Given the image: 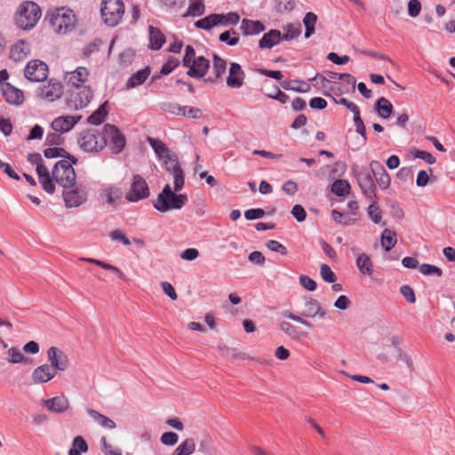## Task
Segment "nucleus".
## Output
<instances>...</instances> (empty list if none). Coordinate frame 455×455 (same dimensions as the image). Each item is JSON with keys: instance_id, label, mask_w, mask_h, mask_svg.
<instances>
[{"instance_id": "obj_16", "label": "nucleus", "mask_w": 455, "mask_h": 455, "mask_svg": "<svg viewBox=\"0 0 455 455\" xmlns=\"http://www.w3.org/2000/svg\"><path fill=\"white\" fill-rule=\"evenodd\" d=\"M369 167L371 169L374 180L378 183L379 188L382 190L388 188L391 180L384 166L379 161L372 160Z\"/></svg>"}, {"instance_id": "obj_9", "label": "nucleus", "mask_w": 455, "mask_h": 455, "mask_svg": "<svg viewBox=\"0 0 455 455\" xmlns=\"http://www.w3.org/2000/svg\"><path fill=\"white\" fill-rule=\"evenodd\" d=\"M63 200L67 208L79 207L87 201V191L82 185H74L69 188H64Z\"/></svg>"}, {"instance_id": "obj_31", "label": "nucleus", "mask_w": 455, "mask_h": 455, "mask_svg": "<svg viewBox=\"0 0 455 455\" xmlns=\"http://www.w3.org/2000/svg\"><path fill=\"white\" fill-rule=\"evenodd\" d=\"M375 110L384 119H387L393 111V105L385 97L379 98L375 104Z\"/></svg>"}, {"instance_id": "obj_2", "label": "nucleus", "mask_w": 455, "mask_h": 455, "mask_svg": "<svg viewBox=\"0 0 455 455\" xmlns=\"http://www.w3.org/2000/svg\"><path fill=\"white\" fill-rule=\"evenodd\" d=\"M77 159L74 156L68 157V160L63 159L57 162L52 170L54 180L63 188H69L76 184V174L73 168Z\"/></svg>"}, {"instance_id": "obj_12", "label": "nucleus", "mask_w": 455, "mask_h": 455, "mask_svg": "<svg viewBox=\"0 0 455 455\" xmlns=\"http://www.w3.org/2000/svg\"><path fill=\"white\" fill-rule=\"evenodd\" d=\"M24 75L31 82H42L48 76V67L44 61L34 60L28 63Z\"/></svg>"}, {"instance_id": "obj_7", "label": "nucleus", "mask_w": 455, "mask_h": 455, "mask_svg": "<svg viewBox=\"0 0 455 455\" xmlns=\"http://www.w3.org/2000/svg\"><path fill=\"white\" fill-rule=\"evenodd\" d=\"M100 12L104 22L115 27L120 22L124 13V4L122 0H104Z\"/></svg>"}, {"instance_id": "obj_41", "label": "nucleus", "mask_w": 455, "mask_h": 455, "mask_svg": "<svg viewBox=\"0 0 455 455\" xmlns=\"http://www.w3.org/2000/svg\"><path fill=\"white\" fill-rule=\"evenodd\" d=\"M317 21V16L314 12H307L303 18V24L306 27L305 37L309 38L315 33V26Z\"/></svg>"}, {"instance_id": "obj_13", "label": "nucleus", "mask_w": 455, "mask_h": 455, "mask_svg": "<svg viewBox=\"0 0 455 455\" xmlns=\"http://www.w3.org/2000/svg\"><path fill=\"white\" fill-rule=\"evenodd\" d=\"M47 358L50 366L57 371H64L68 368L69 361L67 355L56 347H51L47 351Z\"/></svg>"}, {"instance_id": "obj_19", "label": "nucleus", "mask_w": 455, "mask_h": 455, "mask_svg": "<svg viewBox=\"0 0 455 455\" xmlns=\"http://www.w3.org/2000/svg\"><path fill=\"white\" fill-rule=\"evenodd\" d=\"M82 118L79 116H59L52 122V128L60 133L69 132Z\"/></svg>"}, {"instance_id": "obj_56", "label": "nucleus", "mask_w": 455, "mask_h": 455, "mask_svg": "<svg viewBox=\"0 0 455 455\" xmlns=\"http://www.w3.org/2000/svg\"><path fill=\"white\" fill-rule=\"evenodd\" d=\"M163 109L165 112H168L170 114L175 115V116H181L185 115V106H180L177 103H164Z\"/></svg>"}, {"instance_id": "obj_5", "label": "nucleus", "mask_w": 455, "mask_h": 455, "mask_svg": "<svg viewBox=\"0 0 455 455\" xmlns=\"http://www.w3.org/2000/svg\"><path fill=\"white\" fill-rule=\"evenodd\" d=\"M76 16L70 9H56L50 17V23L54 32L65 35L75 28Z\"/></svg>"}, {"instance_id": "obj_24", "label": "nucleus", "mask_w": 455, "mask_h": 455, "mask_svg": "<svg viewBox=\"0 0 455 455\" xmlns=\"http://www.w3.org/2000/svg\"><path fill=\"white\" fill-rule=\"evenodd\" d=\"M282 40V34L279 30L271 29L263 35L259 42V47L261 49H271Z\"/></svg>"}, {"instance_id": "obj_21", "label": "nucleus", "mask_w": 455, "mask_h": 455, "mask_svg": "<svg viewBox=\"0 0 455 455\" xmlns=\"http://www.w3.org/2000/svg\"><path fill=\"white\" fill-rule=\"evenodd\" d=\"M1 91L9 104L20 105L24 100L23 92L8 83L1 85Z\"/></svg>"}, {"instance_id": "obj_46", "label": "nucleus", "mask_w": 455, "mask_h": 455, "mask_svg": "<svg viewBox=\"0 0 455 455\" xmlns=\"http://www.w3.org/2000/svg\"><path fill=\"white\" fill-rule=\"evenodd\" d=\"M279 328L283 332H284L288 337H290L292 339H299L300 338V334L296 329V327L293 326L289 322H281L279 323Z\"/></svg>"}, {"instance_id": "obj_52", "label": "nucleus", "mask_w": 455, "mask_h": 455, "mask_svg": "<svg viewBox=\"0 0 455 455\" xmlns=\"http://www.w3.org/2000/svg\"><path fill=\"white\" fill-rule=\"evenodd\" d=\"M236 31L234 29L225 31L220 35V42H226L228 45L234 46L236 45L239 43V37L233 36L231 37V35H236Z\"/></svg>"}, {"instance_id": "obj_38", "label": "nucleus", "mask_w": 455, "mask_h": 455, "mask_svg": "<svg viewBox=\"0 0 455 455\" xmlns=\"http://www.w3.org/2000/svg\"><path fill=\"white\" fill-rule=\"evenodd\" d=\"M368 201L370 202L367 209L368 216L375 224H379L382 220V214L378 205V197L375 196V198L368 199Z\"/></svg>"}, {"instance_id": "obj_64", "label": "nucleus", "mask_w": 455, "mask_h": 455, "mask_svg": "<svg viewBox=\"0 0 455 455\" xmlns=\"http://www.w3.org/2000/svg\"><path fill=\"white\" fill-rule=\"evenodd\" d=\"M421 11V4L419 0H410L408 3V14L415 18L419 16Z\"/></svg>"}, {"instance_id": "obj_4", "label": "nucleus", "mask_w": 455, "mask_h": 455, "mask_svg": "<svg viewBox=\"0 0 455 455\" xmlns=\"http://www.w3.org/2000/svg\"><path fill=\"white\" fill-rule=\"evenodd\" d=\"M79 148L87 153H98L106 148V141L102 132L97 129L82 131L77 137Z\"/></svg>"}, {"instance_id": "obj_63", "label": "nucleus", "mask_w": 455, "mask_h": 455, "mask_svg": "<svg viewBox=\"0 0 455 455\" xmlns=\"http://www.w3.org/2000/svg\"><path fill=\"white\" fill-rule=\"evenodd\" d=\"M400 292L408 302L415 303L416 296L413 289L411 286L407 284L402 285L400 288Z\"/></svg>"}, {"instance_id": "obj_27", "label": "nucleus", "mask_w": 455, "mask_h": 455, "mask_svg": "<svg viewBox=\"0 0 455 455\" xmlns=\"http://www.w3.org/2000/svg\"><path fill=\"white\" fill-rule=\"evenodd\" d=\"M355 265L362 275L370 276L374 272L373 263L366 253H359L357 255Z\"/></svg>"}, {"instance_id": "obj_51", "label": "nucleus", "mask_w": 455, "mask_h": 455, "mask_svg": "<svg viewBox=\"0 0 455 455\" xmlns=\"http://www.w3.org/2000/svg\"><path fill=\"white\" fill-rule=\"evenodd\" d=\"M320 275L323 280L326 283H333L337 279L336 275L327 264L321 265Z\"/></svg>"}, {"instance_id": "obj_32", "label": "nucleus", "mask_w": 455, "mask_h": 455, "mask_svg": "<svg viewBox=\"0 0 455 455\" xmlns=\"http://www.w3.org/2000/svg\"><path fill=\"white\" fill-rule=\"evenodd\" d=\"M390 342L394 347L397 359L405 363L410 369H413V362L411 356L405 354L400 347L401 339L398 337H393Z\"/></svg>"}, {"instance_id": "obj_36", "label": "nucleus", "mask_w": 455, "mask_h": 455, "mask_svg": "<svg viewBox=\"0 0 455 455\" xmlns=\"http://www.w3.org/2000/svg\"><path fill=\"white\" fill-rule=\"evenodd\" d=\"M121 196V189L116 187L106 188L100 193V196L110 205L115 204Z\"/></svg>"}, {"instance_id": "obj_34", "label": "nucleus", "mask_w": 455, "mask_h": 455, "mask_svg": "<svg viewBox=\"0 0 455 455\" xmlns=\"http://www.w3.org/2000/svg\"><path fill=\"white\" fill-rule=\"evenodd\" d=\"M196 451L195 440L191 437L181 442L172 452V455H191Z\"/></svg>"}, {"instance_id": "obj_10", "label": "nucleus", "mask_w": 455, "mask_h": 455, "mask_svg": "<svg viewBox=\"0 0 455 455\" xmlns=\"http://www.w3.org/2000/svg\"><path fill=\"white\" fill-rule=\"evenodd\" d=\"M356 180L358 185L362 190L363 195L367 199H373L376 195V185L374 180V176L372 174L371 169L369 168H362L356 174Z\"/></svg>"}, {"instance_id": "obj_47", "label": "nucleus", "mask_w": 455, "mask_h": 455, "mask_svg": "<svg viewBox=\"0 0 455 455\" xmlns=\"http://www.w3.org/2000/svg\"><path fill=\"white\" fill-rule=\"evenodd\" d=\"M163 160L165 164V169L169 173L174 174V173L179 172V171H182L175 154H173L171 156H169L168 158L163 159Z\"/></svg>"}, {"instance_id": "obj_23", "label": "nucleus", "mask_w": 455, "mask_h": 455, "mask_svg": "<svg viewBox=\"0 0 455 455\" xmlns=\"http://www.w3.org/2000/svg\"><path fill=\"white\" fill-rule=\"evenodd\" d=\"M301 315L308 318L320 317L324 318L326 312L322 308L318 300L310 298L304 304V308L301 311Z\"/></svg>"}, {"instance_id": "obj_6", "label": "nucleus", "mask_w": 455, "mask_h": 455, "mask_svg": "<svg viewBox=\"0 0 455 455\" xmlns=\"http://www.w3.org/2000/svg\"><path fill=\"white\" fill-rule=\"evenodd\" d=\"M102 136L106 141V147L112 154L121 153L126 145L125 136L114 124H107L102 128Z\"/></svg>"}, {"instance_id": "obj_25", "label": "nucleus", "mask_w": 455, "mask_h": 455, "mask_svg": "<svg viewBox=\"0 0 455 455\" xmlns=\"http://www.w3.org/2000/svg\"><path fill=\"white\" fill-rule=\"evenodd\" d=\"M244 36L258 35L265 30V26L259 20L243 19L240 26Z\"/></svg>"}, {"instance_id": "obj_8", "label": "nucleus", "mask_w": 455, "mask_h": 455, "mask_svg": "<svg viewBox=\"0 0 455 455\" xmlns=\"http://www.w3.org/2000/svg\"><path fill=\"white\" fill-rule=\"evenodd\" d=\"M92 99V91L89 86L68 89L67 105L69 108L81 109L85 108Z\"/></svg>"}, {"instance_id": "obj_62", "label": "nucleus", "mask_w": 455, "mask_h": 455, "mask_svg": "<svg viewBox=\"0 0 455 455\" xmlns=\"http://www.w3.org/2000/svg\"><path fill=\"white\" fill-rule=\"evenodd\" d=\"M196 58L195 49L191 45H188L182 60L183 66L188 68L193 64V61L196 60Z\"/></svg>"}, {"instance_id": "obj_33", "label": "nucleus", "mask_w": 455, "mask_h": 455, "mask_svg": "<svg viewBox=\"0 0 455 455\" xmlns=\"http://www.w3.org/2000/svg\"><path fill=\"white\" fill-rule=\"evenodd\" d=\"M149 75L150 68L148 67L137 71L129 78L127 82V88H133L142 84L148 79Z\"/></svg>"}, {"instance_id": "obj_37", "label": "nucleus", "mask_w": 455, "mask_h": 455, "mask_svg": "<svg viewBox=\"0 0 455 455\" xmlns=\"http://www.w3.org/2000/svg\"><path fill=\"white\" fill-rule=\"evenodd\" d=\"M381 245L386 251H389L396 244L395 232L386 228L381 234Z\"/></svg>"}, {"instance_id": "obj_29", "label": "nucleus", "mask_w": 455, "mask_h": 455, "mask_svg": "<svg viewBox=\"0 0 455 455\" xmlns=\"http://www.w3.org/2000/svg\"><path fill=\"white\" fill-rule=\"evenodd\" d=\"M148 30L150 41L149 47L152 50H159L165 42L164 35L161 32L160 29L153 26H149Z\"/></svg>"}, {"instance_id": "obj_60", "label": "nucleus", "mask_w": 455, "mask_h": 455, "mask_svg": "<svg viewBox=\"0 0 455 455\" xmlns=\"http://www.w3.org/2000/svg\"><path fill=\"white\" fill-rule=\"evenodd\" d=\"M9 355V362L12 363H19L22 362H26L28 359L23 355V354L15 347H11L8 351Z\"/></svg>"}, {"instance_id": "obj_22", "label": "nucleus", "mask_w": 455, "mask_h": 455, "mask_svg": "<svg viewBox=\"0 0 455 455\" xmlns=\"http://www.w3.org/2000/svg\"><path fill=\"white\" fill-rule=\"evenodd\" d=\"M188 68V76L194 78H202L206 75L210 68V61L204 57L199 56L196 58V60L193 61V64Z\"/></svg>"}, {"instance_id": "obj_55", "label": "nucleus", "mask_w": 455, "mask_h": 455, "mask_svg": "<svg viewBox=\"0 0 455 455\" xmlns=\"http://www.w3.org/2000/svg\"><path fill=\"white\" fill-rule=\"evenodd\" d=\"M331 215H332V218L333 220L339 223V224H345V225H352L355 222V220L347 216V215H345L344 213L337 211V210H333L332 212H331Z\"/></svg>"}, {"instance_id": "obj_20", "label": "nucleus", "mask_w": 455, "mask_h": 455, "mask_svg": "<svg viewBox=\"0 0 455 455\" xmlns=\"http://www.w3.org/2000/svg\"><path fill=\"white\" fill-rule=\"evenodd\" d=\"M43 405L49 411L55 413H63L68 410L69 401L65 395L55 396L43 401Z\"/></svg>"}, {"instance_id": "obj_61", "label": "nucleus", "mask_w": 455, "mask_h": 455, "mask_svg": "<svg viewBox=\"0 0 455 455\" xmlns=\"http://www.w3.org/2000/svg\"><path fill=\"white\" fill-rule=\"evenodd\" d=\"M109 236L113 241L122 243L125 246H129L131 244L129 238L119 229L111 231Z\"/></svg>"}, {"instance_id": "obj_53", "label": "nucleus", "mask_w": 455, "mask_h": 455, "mask_svg": "<svg viewBox=\"0 0 455 455\" xmlns=\"http://www.w3.org/2000/svg\"><path fill=\"white\" fill-rule=\"evenodd\" d=\"M12 329V324L0 318V344L3 347H7V344L4 341V337L10 334Z\"/></svg>"}, {"instance_id": "obj_48", "label": "nucleus", "mask_w": 455, "mask_h": 455, "mask_svg": "<svg viewBox=\"0 0 455 455\" xmlns=\"http://www.w3.org/2000/svg\"><path fill=\"white\" fill-rule=\"evenodd\" d=\"M100 451L104 455H123L119 448L114 447L108 441L106 436L100 438Z\"/></svg>"}, {"instance_id": "obj_40", "label": "nucleus", "mask_w": 455, "mask_h": 455, "mask_svg": "<svg viewBox=\"0 0 455 455\" xmlns=\"http://www.w3.org/2000/svg\"><path fill=\"white\" fill-rule=\"evenodd\" d=\"M350 188V184L346 180H337L331 185V192L338 196L348 195Z\"/></svg>"}, {"instance_id": "obj_14", "label": "nucleus", "mask_w": 455, "mask_h": 455, "mask_svg": "<svg viewBox=\"0 0 455 455\" xmlns=\"http://www.w3.org/2000/svg\"><path fill=\"white\" fill-rule=\"evenodd\" d=\"M63 94V87L59 81L51 79L40 88L39 96L49 101L53 102L59 100Z\"/></svg>"}, {"instance_id": "obj_49", "label": "nucleus", "mask_w": 455, "mask_h": 455, "mask_svg": "<svg viewBox=\"0 0 455 455\" xmlns=\"http://www.w3.org/2000/svg\"><path fill=\"white\" fill-rule=\"evenodd\" d=\"M419 270L424 275H436L438 277L443 275V270L440 267L427 263L421 264Z\"/></svg>"}, {"instance_id": "obj_17", "label": "nucleus", "mask_w": 455, "mask_h": 455, "mask_svg": "<svg viewBox=\"0 0 455 455\" xmlns=\"http://www.w3.org/2000/svg\"><path fill=\"white\" fill-rule=\"evenodd\" d=\"M56 374L53 367L44 363L34 369L31 378L35 384H44L52 380Z\"/></svg>"}, {"instance_id": "obj_18", "label": "nucleus", "mask_w": 455, "mask_h": 455, "mask_svg": "<svg viewBox=\"0 0 455 455\" xmlns=\"http://www.w3.org/2000/svg\"><path fill=\"white\" fill-rule=\"evenodd\" d=\"M245 73L240 64L232 62L227 77V85L230 88H240L243 84Z\"/></svg>"}, {"instance_id": "obj_1", "label": "nucleus", "mask_w": 455, "mask_h": 455, "mask_svg": "<svg viewBox=\"0 0 455 455\" xmlns=\"http://www.w3.org/2000/svg\"><path fill=\"white\" fill-rule=\"evenodd\" d=\"M172 175L174 179V191L172 190L169 184H166L153 204L154 208L161 212L180 210L188 202V196L185 194L175 193L181 190L184 186L183 171H179V172Z\"/></svg>"}, {"instance_id": "obj_59", "label": "nucleus", "mask_w": 455, "mask_h": 455, "mask_svg": "<svg viewBox=\"0 0 455 455\" xmlns=\"http://www.w3.org/2000/svg\"><path fill=\"white\" fill-rule=\"evenodd\" d=\"M70 449H75L76 451H81L84 453H86L89 450V447L84 438L81 435H77L73 439Z\"/></svg>"}, {"instance_id": "obj_30", "label": "nucleus", "mask_w": 455, "mask_h": 455, "mask_svg": "<svg viewBox=\"0 0 455 455\" xmlns=\"http://www.w3.org/2000/svg\"><path fill=\"white\" fill-rule=\"evenodd\" d=\"M148 141L159 158L166 159L172 155H173V153L171 152V150L162 140L158 139L148 138Z\"/></svg>"}, {"instance_id": "obj_43", "label": "nucleus", "mask_w": 455, "mask_h": 455, "mask_svg": "<svg viewBox=\"0 0 455 455\" xmlns=\"http://www.w3.org/2000/svg\"><path fill=\"white\" fill-rule=\"evenodd\" d=\"M281 85L284 90H292L299 92H307L310 90V86L307 83L299 80L283 82Z\"/></svg>"}, {"instance_id": "obj_39", "label": "nucleus", "mask_w": 455, "mask_h": 455, "mask_svg": "<svg viewBox=\"0 0 455 455\" xmlns=\"http://www.w3.org/2000/svg\"><path fill=\"white\" fill-rule=\"evenodd\" d=\"M227 62L225 60L218 56L217 54H213V65L212 70L214 73V79L209 78V81H214L220 77L226 72Z\"/></svg>"}, {"instance_id": "obj_54", "label": "nucleus", "mask_w": 455, "mask_h": 455, "mask_svg": "<svg viewBox=\"0 0 455 455\" xmlns=\"http://www.w3.org/2000/svg\"><path fill=\"white\" fill-rule=\"evenodd\" d=\"M354 123L355 125L356 132H358L362 136L363 142L365 143L367 141L366 128L363 124V121L361 118L360 112L354 115Z\"/></svg>"}, {"instance_id": "obj_42", "label": "nucleus", "mask_w": 455, "mask_h": 455, "mask_svg": "<svg viewBox=\"0 0 455 455\" xmlns=\"http://www.w3.org/2000/svg\"><path fill=\"white\" fill-rule=\"evenodd\" d=\"M217 26L236 25L240 17L236 12H228L227 14H216Z\"/></svg>"}, {"instance_id": "obj_45", "label": "nucleus", "mask_w": 455, "mask_h": 455, "mask_svg": "<svg viewBox=\"0 0 455 455\" xmlns=\"http://www.w3.org/2000/svg\"><path fill=\"white\" fill-rule=\"evenodd\" d=\"M195 26L198 28L210 30L217 26L216 14H210L201 20L196 21Z\"/></svg>"}, {"instance_id": "obj_50", "label": "nucleus", "mask_w": 455, "mask_h": 455, "mask_svg": "<svg viewBox=\"0 0 455 455\" xmlns=\"http://www.w3.org/2000/svg\"><path fill=\"white\" fill-rule=\"evenodd\" d=\"M301 33L300 24H290L286 28V33L282 36L283 40H292L298 37Z\"/></svg>"}, {"instance_id": "obj_3", "label": "nucleus", "mask_w": 455, "mask_h": 455, "mask_svg": "<svg viewBox=\"0 0 455 455\" xmlns=\"http://www.w3.org/2000/svg\"><path fill=\"white\" fill-rule=\"evenodd\" d=\"M41 9L34 2H24L18 9L15 22L22 29L32 28L41 18Z\"/></svg>"}, {"instance_id": "obj_35", "label": "nucleus", "mask_w": 455, "mask_h": 455, "mask_svg": "<svg viewBox=\"0 0 455 455\" xmlns=\"http://www.w3.org/2000/svg\"><path fill=\"white\" fill-rule=\"evenodd\" d=\"M108 102L101 104L89 117L88 123L93 125H99L102 124L108 115L107 109Z\"/></svg>"}, {"instance_id": "obj_44", "label": "nucleus", "mask_w": 455, "mask_h": 455, "mask_svg": "<svg viewBox=\"0 0 455 455\" xmlns=\"http://www.w3.org/2000/svg\"><path fill=\"white\" fill-rule=\"evenodd\" d=\"M188 12L184 16H201L204 12V4L202 0H189Z\"/></svg>"}, {"instance_id": "obj_11", "label": "nucleus", "mask_w": 455, "mask_h": 455, "mask_svg": "<svg viewBox=\"0 0 455 455\" xmlns=\"http://www.w3.org/2000/svg\"><path fill=\"white\" fill-rule=\"evenodd\" d=\"M149 196V188L146 180L140 175H134L126 199L129 202H138Z\"/></svg>"}, {"instance_id": "obj_15", "label": "nucleus", "mask_w": 455, "mask_h": 455, "mask_svg": "<svg viewBox=\"0 0 455 455\" xmlns=\"http://www.w3.org/2000/svg\"><path fill=\"white\" fill-rule=\"evenodd\" d=\"M89 71L86 68L78 67L76 70L66 72L64 80L68 89L84 87L82 84L88 79Z\"/></svg>"}, {"instance_id": "obj_28", "label": "nucleus", "mask_w": 455, "mask_h": 455, "mask_svg": "<svg viewBox=\"0 0 455 455\" xmlns=\"http://www.w3.org/2000/svg\"><path fill=\"white\" fill-rule=\"evenodd\" d=\"M88 415L100 426L107 429H115L116 425L110 418L100 413L94 409H86Z\"/></svg>"}, {"instance_id": "obj_58", "label": "nucleus", "mask_w": 455, "mask_h": 455, "mask_svg": "<svg viewBox=\"0 0 455 455\" xmlns=\"http://www.w3.org/2000/svg\"><path fill=\"white\" fill-rule=\"evenodd\" d=\"M179 63L180 61L178 59L174 57H169L167 61L163 65L160 70V74L164 76L169 75L176 67H178Z\"/></svg>"}, {"instance_id": "obj_57", "label": "nucleus", "mask_w": 455, "mask_h": 455, "mask_svg": "<svg viewBox=\"0 0 455 455\" xmlns=\"http://www.w3.org/2000/svg\"><path fill=\"white\" fill-rule=\"evenodd\" d=\"M160 441L164 445L173 446L178 443L179 435L174 432H164L161 435Z\"/></svg>"}, {"instance_id": "obj_26", "label": "nucleus", "mask_w": 455, "mask_h": 455, "mask_svg": "<svg viewBox=\"0 0 455 455\" xmlns=\"http://www.w3.org/2000/svg\"><path fill=\"white\" fill-rule=\"evenodd\" d=\"M30 52V45L23 40L17 42L11 49V58L14 61L23 60Z\"/></svg>"}]
</instances>
